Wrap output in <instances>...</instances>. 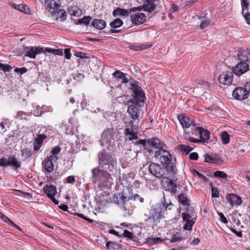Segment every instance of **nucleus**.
<instances>
[{
    "instance_id": "nucleus-1",
    "label": "nucleus",
    "mask_w": 250,
    "mask_h": 250,
    "mask_svg": "<svg viewBox=\"0 0 250 250\" xmlns=\"http://www.w3.org/2000/svg\"><path fill=\"white\" fill-rule=\"evenodd\" d=\"M130 89L132 90L133 98L128 101V103H131V104L128 106L127 113L131 119L136 120L140 116V111L139 108L144 103L145 95L142 88L136 84L132 83Z\"/></svg>"
},
{
    "instance_id": "nucleus-2",
    "label": "nucleus",
    "mask_w": 250,
    "mask_h": 250,
    "mask_svg": "<svg viewBox=\"0 0 250 250\" xmlns=\"http://www.w3.org/2000/svg\"><path fill=\"white\" fill-rule=\"evenodd\" d=\"M237 56L239 62L233 68V73L237 76H240L249 69L250 50L246 49L239 50Z\"/></svg>"
},
{
    "instance_id": "nucleus-3",
    "label": "nucleus",
    "mask_w": 250,
    "mask_h": 250,
    "mask_svg": "<svg viewBox=\"0 0 250 250\" xmlns=\"http://www.w3.org/2000/svg\"><path fill=\"white\" fill-rule=\"evenodd\" d=\"M155 157L159 159L164 168L172 175L176 173L175 165L172 162L171 154L165 149H159L155 151Z\"/></svg>"
},
{
    "instance_id": "nucleus-4",
    "label": "nucleus",
    "mask_w": 250,
    "mask_h": 250,
    "mask_svg": "<svg viewBox=\"0 0 250 250\" xmlns=\"http://www.w3.org/2000/svg\"><path fill=\"white\" fill-rule=\"evenodd\" d=\"M98 158L100 167L102 169L110 172L116 171L117 161L112 154L103 150L98 153Z\"/></svg>"
},
{
    "instance_id": "nucleus-5",
    "label": "nucleus",
    "mask_w": 250,
    "mask_h": 250,
    "mask_svg": "<svg viewBox=\"0 0 250 250\" xmlns=\"http://www.w3.org/2000/svg\"><path fill=\"white\" fill-rule=\"evenodd\" d=\"M92 173V182L96 183L110 182L112 180L110 174L106 171L101 169L99 167L94 168L91 170Z\"/></svg>"
},
{
    "instance_id": "nucleus-6",
    "label": "nucleus",
    "mask_w": 250,
    "mask_h": 250,
    "mask_svg": "<svg viewBox=\"0 0 250 250\" xmlns=\"http://www.w3.org/2000/svg\"><path fill=\"white\" fill-rule=\"evenodd\" d=\"M162 209L160 207L157 206H152L149 210L148 214L146 213L145 215L147 217L145 219L146 221L149 222L153 221L154 225H156L160 222V219L162 217Z\"/></svg>"
},
{
    "instance_id": "nucleus-7",
    "label": "nucleus",
    "mask_w": 250,
    "mask_h": 250,
    "mask_svg": "<svg viewBox=\"0 0 250 250\" xmlns=\"http://www.w3.org/2000/svg\"><path fill=\"white\" fill-rule=\"evenodd\" d=\"M0 166H10L16 170L21 167V163L18 160L15 155L10 156L8 159L2 157L0 159Z\"/></svg>"
},
{
    "instance_id": "nucleus-8",
    "label": "nucleus",
    "mask_w": 250,
    "mask_h": 250,
    "mask_svg": "<svg viewBox=\"0 0 250 250\" xmlns=\"http://www.w3.org/2000/svg\"><path fill=\"white\" fill-rule=\"evenodd\" d=\"M126 124V128L125 130V134L126 136H128V139L129 141L138 139L137 126L134 125V121L129 120L128 122H125Z\"/></svg>"
},
{
    "instance_id": "nucleus-9",
    "label": "nucleus",
    "mask_w": 250,
    "mask_h": 250,
    "mask_svg": "<svg viewBox=\"0 0 250 250\" xmlns=\"http://www.w3.org/2000/svg\"><path fill=\"white\" fill-rule=\"evenodd\" d=\"M116 131L113 128H107L102 133L101 135V145H109L111 143V140L114 139V137Z\"/></svg>"
},
{
    "instance_id": "nucleus-10",
    "label": "nucleus",
    "mask_w": 250,
    "mask_h": 250,
    "mask_svg": "<svg viewBox=\"0 0 250 250\" xmlns=\"http://www.w3.org/2000/svg\"><path fill=\"white\" fill-rule=\"evenodd\" d=\"M232 96L236 100L242 101L249 96V91L245 87H237L233 90Z\"/></svg>"
},
{
    "instance_id": "nucleus-11",
    "label": "nucleus",
    "mask_w": 250,
    "mask_h": 250,
    "mask_svg": "<svg viewBox=\"0 0 250 250\" xmlns=\"http://www.w3.org/2000/svg\"><path fill=\"white\" fill-rule=\"evenodd\" d=\"M148 171L150 173L158 178H162L165 173L164 170L161 166L155 163H151L149 165Z\"/></svg>"
},
{
    "instance_id": "nucleus-12",
    "label": "nucleus",
    "mask_w": 250,
    "mask_h": 250,
    "mask_svg": "<svg viewBox=\"0 0 250 250\" xmlns=\"http://www.w3.org/2000/svg\"><path fill=\"white\" fill-rule=\"evenodd\" d=\"M233 80V74L232 72L227 71L221 74L218 78V81L221 84L230 85Z\"/></svg>"
},
{
    "instance_id": "nucleus-13",
    "label": "nucleus",
    "mask_w": 250,
    "mask_h": 250,
    "mask_svg": "<svg viewBox=\"0 0 250 250\" xmlns=\"http://www.w3.org/2000/svg\"><path fill=\"white\" fill-rule=\"evenodd\" d=\"M130 18L132 23L140 25L145 22L146 18L144 13L137 12L132 15Z\"/></svg>"
},
{
    "instance_id": "nucleus-14",
    "label": "nucleus",
    "mask_w": 250,
    "mask_h": 250,
    "mask_svg": "<svg viewBox=\"0 0 250 250\" xmlns=\"http://www.w3.org/2000/svg\"><path fill=\"white\" fill-rule=\"evenodd\" d=\"M138 10V8L134 7L131 8L128 11L126 9H122L119 7L115 9L112 13L113 16L116 17L118 16L126 17L128 16L129 13L136 12Z\"/></svg>"
},
{
    "instance_id": "nucleus-15",
    "label": "nucleus",
    "mask_w": 250,
    "mask_h": 250,
    "mask_svg": "<svg viewBox=\"0 0 250 250\" xmlns=\"http://www.w3.org/2000/svg\"><path fill=\"white\" fill-rule=\"evenodd\" d=\"M226 199L231 206H240L242 204L241 198L234 193L228 194Z\"/></svg>"
},
{
    "instance_id": "nucleus-16",
    "label": "nucleus",
    "mask_w": 250,
    "mask_h": 250,
    "mask_svg": "<svg viewBox=\"0 0 250 250\" xmlns=\"http://www.w3.org/2000/svg\"><path fill=\"white\" fill-rule=\"evenodd\" d=\"M127 200H128L127 199V197L125 196L123 192H120L117 195L115 194L112 197L113 202L118 205H122L125 210H127L125 204Z\"/></svg>"
},
{
    "instance_id": "nucleus-17",
    "label": "nucleus",
    "mask_w": 250,
    "mask_h": 250,
    "mask_svg": "<svg viewBox=\"0 0 250 250\" xmlns=\"http://www.w3.org/2000/svg\"><path fill=\"white\" fill-rule=\"evenodd\" d=\"M195 133H197L200 135V141L202 143H204L209 138L210 132L205 129L202 127H197L195 130Z\"/></svg>"
},
{
    "instance_id": "nucleus-18",
    "label": "nucleus",
    "mask_w": 250,
    "mask_h": 250,
    "mask_svg": "<svg viewBox=\"0 0 250 250\" xmlns=\"http://www.w3.org/2000/svg\"><path fill=\"white\" fill-rule=\"evenodd\" d=\"M183 219L196 220L197 216L194 209L190 206L187 207L186 211L182 213Z\"/></svg>"
},
{
    "instance_id": "nucleus-19",
    "label": "nucleus",
    "mask_w": 250,
    "mask_h": 250,
    "mask_svg": "<svg viewBox=\"0 0 250 250\" xmlns=\"http://www.w3.org/2000/svg\"><path fill=\"white\" fill-rule=\"evenodd\" d=\"M44 50L42 47H31L29 50L27 51L25 56L28 57L30 58H35L36 55L43 52Z\"/></svg>"
},
{
    "instance_id": "nucleus-20",
    "label": "nucleus",
    "mask_w": 250,
    "mask_h": 250,
    "mask_svg": "<svg viewBox=\"0 0 250 250\" xmlns=\"http://www.w3.org/2000/svg\"><path fill=\"white\" fill-rule=\"evenodd\" d=\"M43 192L46 194L49 198L52 196H55L57 193V189L55 186L51 184L46 185L43 188Z\"/></svg>"
},
{
    "instance_id": "nucleus-21",
    "label": "nucleus",
    "mask_w": 250,
    "mask_h": 250,
    "mask_svg": "<svg viewBox=\"0 0 250 250\" xmlns=\"http://www.w3.org/2000/svg\"><path fill=\"white\" fill-rule=\"evenodd\" d=\"M165 178L167 179L166 183L167 190L172 193L175 194L177 192V188L180 185L177 186L172 179L167 177Z\"/></svg>"
},
{
    "instance_id": "nucleus-22",
    "label": "nucleus",
    "mask_w": 250,
    "mask_h": 250,
    "mask_svg": "<svg viewBox=\"0 0 250 250\" xmlns=\"http://www.w3.org/2000/svg\"><path fill=\"white\" fill-rule=\"evenodd\" d=\"M178 119L183 128H188L192 124V121L189 119V118L184 115L183 114L179 115Z\"/></svg>"
},
{
    "instance_id": "nucleus-23",
    "label": "nucleus",
    "mask_w": 250,
    "mask_h": 250,
    "mask_svg": "<svg viewBox=\"0 0 250 250\" xmlns=\"http://www.w3.org/2000/svg\"><path fill=\"white\" fill-rule=\"evenodd\" d=\"M147 144L150 146L159 149H162L163 144L157 138H150L147 140Z\"/></svg>"
},
{
    "instance_id": "nucleus-24",
    "label": "nucleus",
    "mask_w": 250,
    "mask_h": 250,
    "mask_svg": "<svg viewBox=\"0 0 250 250\" xmlns=\"http://www.w3.org/2000/svg\"><path fill=\"white\" fill-rule=\"evenodd\" d=\"M52 13H54V15H56V19H60L62 21L65 20L67 15L64 10L59 9V7L53 10Z\"/></svg>"
},
{
    "instance_id": "nucleus-25",
    "label": "nucleus",
    "mask_w": 250,
    "mask_h": 250,
    "mask_svg": "<svg viewBox=\"0 0 250 250\" xmlns=\"http://www.w3.org/2000/svg\"><path fill=\"white\" fill-rule=\"evenodd\" d=\"M177 199L179 202L183 206L187 207L190 206V200L188 198L186 193H181L177 196Z\"/></svg>"
},
{
    "instance_id": "nucleus-26",
    "label": "nucleus",
    "mask_w": 250,
    "mask_h": 250,
    "mask_svg": "<svg viewBox=\"0 0 250 250\" xmlns=\"http://www.w3.org/2000/svg\"><path fill=\"white\" fill-rule=\"evenodd\" d=\"M146 3L143 5L144 10L149 13L154 11L156 7V5L154 3L157 0H146Z\"/></svg>"
},
{
    "instance_id": "nucleus-27",
    "label": "nucleus",
    "mask_w": 250,
    "mask_h": 250,
    "mask_svg": "<svg viewBox=\"0 0 250 250\" xmlns=\"http://www.w3.org/2000/svg\"><path fill=\"white\" fill-rule=\"evenodd\" d=\"M47 131L46 127H42L39 130V134L37 135L35 141L42 144L43 140L47 137L46 135L44 134Z\"/></svg>"
},
{
    "instance_id": "nucleus-28",
    "label": "nucleus",
    "mask_w": 250,
    "mask_h": 250,
    "mask_svg": "<svg viewBox=\"0 0 250 250\" xmlns=\"http://www.w3.org/2000/svg\"><path fill=\"white\" fill-rule=\"evenodd\" d=\"M92 25L97 29H102L106 25V22L103 20L94 19L91 22Z\"/></svg>"
},
{
    "instance_id": "nucleus-29",
    "label": "nucleus",
    "mask_w": 250,
    "mask_h": 250,
    "mask_svg": "<svg viewBox=\"0 0 250 250\" xmlns=\"http://www.w3.org/2000/svg\"><path fill=\"white\" fill-rule=\"evenodd\" d=\"M15 9L26 14H32V11L25 4H21L19 5L14 4Z\"/></svg>"
},
{
    "instance_id": "nucleus-30",
    "label": "nucleus",
    "mask_w": 250,
    "mask_h": 250,
    "mask_svg": "<svg viewBox=\"0 0 250 250\" xmlns=\"http://www.w3.org/2000/svg\"><path fill=\"white\" fill-rule=\"evenodd\" d=\"M113 75L116 78L120 79L122 83H127L128 81L126 75L119 70L115 71Z\"/></svg>"
},
{
    "instance_id": "nucleus-31",
    "label": "nucleus",
    "mask_w": 250,
    "mask_h": 250,
    "mask_svg": "<svg viewBox=\"0 0 250 250\" xmlns=\"http://www.w3.org/2000/svg\"><path fill=\"white\" fill-rule=\"evenodd\" d=\"M47 7L54 10L59 7V0H45Z\"/></svg>"
},
{
    "instance_id": "nucleus-32",
    "label": "nucleus",
    "mask_w": 250,
    "mask_h": 250,
    "mask_svg": "<svg viewBox=\"0 0 250 250\" xmlns=\"http://www.w3.org/2000/svg\"><path fill=\"white\" fill-rule=\"evenodd\" d=\"M42 164L47 172L50 173L53 170L54 165L51 160L46 159L43 162Z\"/></svg>"
},
{
    "instance_id": "nucleus-33",
    "label": "nucleus",
    "mask_w": 250,
    "mask_h": 250,
    "mask_svg": "<svg viewBox=\"0 0 250 250\" xmlns=\"http://www.w3.org/2000/svg\"><path fill=\"white\" fill-rule=\"evenodd\" d=\"M106 248L107 249L119 250L122 248V245L117 242L108 241L106 243Z\"/></svg>"
},
{
    "instance_id": "nucleus-34",
    "label": "nucleus",
    "mask_w": 250,
    "mask_h": 250,
    "mask_svg": "<svg viewBox=\"0 0 250 250\" xmlns=\"http://www.w3.org/2000/svg\"><path fill=\"white\" fill-rule=\"evenodd\" d=\"M183 221L186 222L184 225V229L188 230H191L195 221L193 219H183Z\"/></svg>"
},
{
    "instance_id": "nucleus-35",
    "label": "nucleus",
    "mask_w": 250,
    "mask_h": 250,
    "mask_svg": "<svg viewBox=\"0 0 250 250\" xmlns=\"http://www.w3.org/2000/svg\"><path fill=\"white\" fill-rule=\"evenodd\" d=\"M21 157L24 160H26L28 158L30 157L32 155L31 149L28 148H25L21 150Z\"/></svg>"
},
{
    "instance_id": "nucleus-36",
    "label": "nucleus",
    "mask_w": 250,
    "mask_h": 250,
    "mask_svg": "<svg viewBox=\"0 0 250 250\" xmlns=\"http://www.w3.org/2000/svg\"><path fill=\"white\" fill-rule=\"evenodd\" d=\"M123 24V21L120 19L117 18L110 22V25L112 28H117L121 27Z\"/></svg>"
},
{
    "instance_id": "nucleus-37",
    "label": "nucleus",
    "mask_w": 250,
    "mask_h": 250,
    "mask_svg": "<svg viewBox=\"0 0 250 250\" xmlns=\"http://www.w3.org/2000/svg\"><path fill=\"white\" fill-rule=\"evenodd\" d=\"M221 139L224 144L229 143L230 141L229 135L226 131H224L222 133Z\"/></svg>"
},
{
    "instance_id": "nucleus-38",
    "label": "nucleus",
    "mask_w": 250,
    "mask_h": 250,
    "mask_svg": "<svg viewBox=\"0 0 250 250\" xmlns=\"http://www.w3.org/2000/svg\"><path fill=\"white\" fill-rule=\"evenodd\" d=\"M29 115H30V114L28 113H25V112L20 111L17 112L15 118L16 119H19L20 120L24 119L27 120V119L26 118V116Z\"/></svg>"
},
{
    "instance_id": "nucleus-39",
    "label": "nucleus",
    "mask_w": 250,
    "mask_h": 250,
    "mask_svg": "<svg viewBox=\"0 0 250 250\" xmlns=\"http://www.w3.org/2000/svg\"><path fill=\"white\" fill-rule=\"evenodd\" d=\"M211 23V20L208 18H204L203 20L201 21L200 27L201 29L203 30L207 27L209 26Z\"/></svg>"
},
{
    "instance_id": "nucleus-40",
    "label": "nucleus",
    "mask_w": 250,
    "mask_h": 250,
    "mask_svg": "<svg viewBox=\"0 0 250 250\" xmlns=\"http://www.w3.org/2000/svg\"><path fill=\"white\" fill-rule=\"evenodd\" d=\"M193 175L194 176H197L201 180L204 182H208V179L205 176L202 175L201 173L198 172L195 169H193L192 172Z\"/></svg>"
},
{
    "instance_id": "nucleus-41",
    "label": "nucleus",
    "mask_w": 250,
    "mask_h": 250,
    "mask_svg": "<svg viewBox=\"0 0 250 250\" xmlns=\"http://www.w3.org/2000/svg\"><path fill=\"white\" fill-rule=\"evenodd\" d=\"M151 46V45L148 44V45H142L141 46H135V45H132L130 46V48L135 50V51H138L142 49H145L146 48H149Z\"/></svg>"
},
{
    "instance_id": "nucleus-42",
    "label": "nucleus",
    "mask_w": 250,
    "mask_h": 250,
    "mask_svg": "<svg viewBox=\"0 0 250 250\" xmlns=\"http://www.w3.org/2000/svg\"><path fill=\"white\" fill-rule=\"evenodd\" d=\"M214 176L215 177L223 178V179H227L228 177L227 174L222 171H216L214 172Z\"/></svg>"
},
{
    "instance_id": "nucleus-43",
    "label": "nucleus",
    "mask_w": 250,
    "mask_h": 250,
    "mask_svg": "<svg viewBox=\"0 0 250 250\" xmlns=\"http://www.w3.org/2000/svg\"><path fill=\"white\" fill-rule=\"evenodd\" d=\"M178 147L182 151L186 152L187 154L190 151H191L193 149L192 147H191L189 146L186 145H179Z\"/></svg>"
},
{
    "instance_id": "nucleus-44",
    "label": "nucleus",
    "mask_w": 250,
    "mask_h": 250,
    "mask_svg": "<svg viewBox=\"0 0 250 250\" xmlns=\"http://www.w3.org/2000/svg\"><path fill=\"white\" fill-rule=\"evenodd\" d=\"M12 69V67L9 64H5L0 63V70H3V72H10Z\"/></svg>"
},
{
    "instance_id": "nucleus-45",
    "label": "nucleus",
    "mask_w": 250,
    "mask_h": 250,
    "mask_svg": "<svg viewBox=\"0 0 250 250\" xmlns=\"http://www.w3.org/2000/svg\"><path fill=\"white\" fill-rule=\"evenodd\" d=\"M91 20V17L90 16H84L83 18L78 21L80 24H88Z\"/></svg>"
},
{
    "instance_id": "nucleus-46",
    "label": "nucleus",
    "mask_w": 250,
    "mask_h": 250,
    "mask_svg": "<svg viewBox=\"0 0 250 250\" xmlns=\"http://www.w3.org/2000/svg\"><path fill=\"white\" fill-rule=\"evenodd\" d=\"M211 187V196L213 198L219 197V191L217 188L212 186V184H210Z\"/></svg>"
},
{
    "instance_id": "nucleus-47",
    "label": "nucleus",
    "mask_w": 250,
    "mask_h": 250,
    "mask_svg": "<svg viewBox=\"0 0 250 250\" xmlns=\"http://www.w3.org/2000/svg\"><path fill=\"white\" fill-rule=\"evenodd\" d=\"M136 199H138L141 203H143L144 201V198L142 197H140L137 194H134L133 195H132L128 198V200H135Z\"/></svg>"
},
{
    "instance_id": "nucleus-48",
    "label": "nucleus",
    "mask_w": 250,
    "mask_h": 250,
    "mask_svg": "<svg viewBox=\"0 0 250 250\" xmlns=\"http://www.w3.org/2000/svg\"><path fill=\"white\" fill-rule=\"evenodd\" d=\"M249 0H241V5L242 6V14H244V11L246 9L248 10V6L249 5Z\"/></svg>"
},
{
    "instance_id": "nucleus-49",
    "label": "nucleus",
    "mask_w": 250,
    "mask_h": 250,
    "mask_svg": "<svg viewBox=\"0 0 250 250\" xmlns=\"http://www.w3.org/2000/svg\"><path fill=\"white\" fill-rule=\"evenodd\" d=\"M204 157L205 158V161L206 162L212 164L214 157H212L208 153L205 154Z\"/></svg>"
},
{
    "instance_id": "nucleus-50",
    "label": "nucleus",
    "mask_w": 250,
    "mask_h": 250,
    "mask_svg": "<svg viewBox=\"0 0 250 250\" xmlns=\"http://www.w3.org/2000/svg\"><path fill=\"white\" fill-rule=\"evenodd\" d=\"M67 183L74 184L76 182V179L74 176H69L65 179Z\"/></svg>"
},
{
    "instance_id": "nucleus-51",
    "label": "nucleus",
    "mask_w": 250,
    "mask_h": 250,
    "mask_svg": "<svg viewBox=\"0 0 250 250\" xmlns=\"http://www.w3.org/2000/svg\"><path fill=\"white\" fill-rule=\"evenodd\" d=\"M123 235L124 237L130 239H132L134 237L133 233L127 230H124Z\"/></svg>"
},
{
    "instance_id": "nucleus-52",
    "label": "nucleus",
    "mask_w": 250,
    "mask_h": 250,
    "mask_svg": "<svg viewBox=\"0 0 250 250\" xmlns=\"http://www.w3.org/2000/svg\"><path fill=\"white\" fill-rule=\"evenodd\" d=\"M74 55L77 57H79L81 59H85L87 58L86 54L84 52L75 51Z\"/></svg>"
},
{
    "instance_id": "nucleus-53",
    "label": "nucleus",
    "mask_w": 250,
    "mask_h": 250,
    "mask_svg": "<svg viewBox=\"0 0 250 250\" xmlns=\"http://www.w3.org/2000/svg\"><path fill=\"white\" fill-rule=\"evenodd\" d=\"M14 71L15 72L20 74H23L27 71V69L26 67L16 68Z\"/></svg>"
},
{
    "instance_id": "nucleus-54",
    "label": "nucleus",
    "mask_w": 250,
    "mask_h": 250,
    "mask_svg": "<svg viewBox=\"0 0 250 250\" xmlns=\"http://www.w3.org/2000/svg\"><path fill=\"white\" fill-rule=\"evenodd\" d=\"M218 214L220 217V221L224 224L228 223V220L226 217L224 216L223 213L218 212Z\"/></svg>"
},
{
    "instance_id": "nucleus-55",
    "label": "nucleus",
    "mask_w": 250,
    "mask_h": 250,
    "mask_svg": "<svg viewBox=\"0 0 250 250\" xmlns=\"http://www.w3.org/2000/svg\"><path fill=\"white\" fill-rule=\"evenodd\" d=\"M42 145V144H41L40 143H39L35 140L34 142H33L34 150L35 151H38L39 150V149L41 148Z\"/></svg>"
},
{
    "instance_id": "nucleus-56",
    "label": "nucleus",
    "mask_w": 250,
    "mask_h": 250,
    "mask_svg": "<svg viewBox=\"0 0 250 250\" xmlns=\"http://www.w3.org/2000/svg\"><path fill=\"white\" fill-rule=\"evenodd\" d=\"M137 145H142L143 146H145L147 144V141L144 139H139L136 142Z\"/></svg>"
},
{
    "instance_id": "nucleus-57",
    "label": "nucleus",
    "mask_w": 250,
    "mask_h": 250,
    "mask_svg": "<svg viewBox=\"0 0 250 250\" xmlns=\"http://www.w3.org/2000/svg\"><path fill=\"white\" fill-rule=\"evenodd\" d=\"M223 160L221 158L214 157L212 164H215L217 165H221L223 163Z\"/></svg>"
},
{
    "instance_id": "nucleus-58",
    "label": "nucleus",
    "mask_w": 250,
    "mask_h": 250,
    "mask_svg": "<svg viewBox=\"0 0 250 250\" xmlns=\"http://www.w3.org/2000/svg\"><path fill=\"white\" fill-rule=\"evenodd\" d=\"M60 151H61L60 147L59 146H56L52 149L51 152L52 154L56 155V154H59L60 152Z\"/></svg>"
},
{
    "instance_id": "nucleus-59",
    "label": "nucleus",
    "mask_w": 250,
    "mask_h": 250,
    "mask_svg": "<svg viewBox=\"0 0 250 250\" xmlns=\"http://www.w3.org/2000/svg\"><path fill=\"white\" fill-rule=\"evenodd\" d=\"M109 233H110V234H114L116 236H117V237H118L120 239V240L119 241L120 242H122V235L119 234V233L116 231L114 229H110L109 231Z\"/></svg>"
},
{
    "instance_id": "nucleus-60",
    "label": "nucleus",
    "mask_w": 250,
    "mask_h": 250,
    "mask_svg": "<svg viewBox=\"0 0 250 250\" xmlns=\"http://www.w3.org/2000/svg\"><path fill=\"white\" fill-rule=\"evenodd\" d=\"M70 49L69 48H66L64 49V56L66 59H70L71 57Z\"/></svg>"
},
{
    "instance_id": "nucleus-61",
    "label": "nucleus",
    "mask_w": 250,
    "mask_h": 250,
    "mask_svg": "<svg viewBox=\"0 0 250 250\" xmlns=\"http://www.w3.org/2000/svg\"><path fill=\"white\" fill-rule=\"evenodd\" d=\"M43 114V112L39 108L37 107L36 110H34L33 114L36 116H41Z\"/></svg>"
},
{
    "instance_id": "nucleus-62",
    "label": "nucleus",
    "mask_w": 250,
    "mask_h": 250,
    "mask_svg": "<svg viewBox=\"0 0 250 250\" xmlns=\"http://www.w3.org/2000/svg\"><path fill=\"white\" fill-rule=\"evenodd\" d=\"M189 158L192 160H197L198 158V155L196 152H192L189 154Z\"/></svg>"
},
{
    "instance_id": "nucleus-63",
    "label": "nucleus",
    "mask_w": 250,
    "mask_h": 250,
    "mask_svg": "<svg viewBox=\"0 0 250 250\" xmlns=\"http://www.w3.org/2000/svg\"><path fill=\"white\" fill-rule=\"evenodd\" d=\"M182 239L181 237L179 236V235L177 234H173L172 236V242H177L182 240Z\"/></svg>"
},
{
    "instance_id": "nucleus-64",
    "label": "nucleus",
    "mask_w": 250,
    "mask_h": 250,
    "mask_svg": "<svg viewBox=\"0 0 250 250\" xmlns=\"http://www.w3.org/2000/svg\"><path fill=\"white\" fill-rule=\"evenodd\" d=\"M244 15V18L247 21L248 24L250 25V13L249 12H246L245 14Z\"/></svg>"
}]
</instances>
